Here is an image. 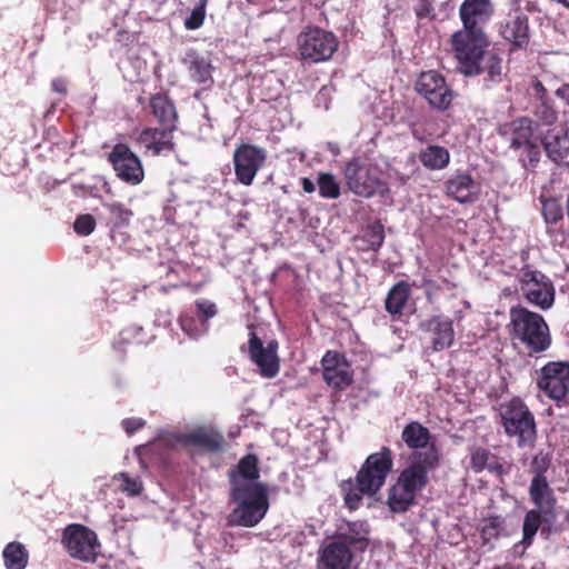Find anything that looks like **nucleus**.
Segmentation results:
<instances>
[{
    "mask_svg": "<svg viewBox=\"0 0 569 569\" xmlns=\"http://www.w3.org/2000/svg\"><path fill=\"white\" fill-rule=\"evenodd\" d=\"M492 0H463L458 10L461 28L449 40L459 71L466 77L480 74L489 39L486 27L495 16Z\"/></svg>",
    "mask_w": 569,
    "mask_h": 569,
    "instance_id": "f257e3e1",
    "label": "nucleus"
},
{
    "mask_svg": "<svg viewBox=\"0 0 569 569\" xmlns=\"http://www.w3.org/2000/svg\"><path fill=\"white\" fill-rule=\"evenodd\" d=\"M441 452L436 448L410 453L408 465L398 476L388 492V506L393 512L402 513L416 502L418 492L429 483V473L436 470Z\"/></svg>",
    "mask_w": 569,
    "mask_h": 569,
    "instance_id": "f03ea898",
    "label": "nucleus"
},
{
    "mask_svg": "<svg viewBox=\"0 0 569 569\" xmlns=\"http://www.w3.org/2000/svg\"><path fill=\"white\" fill-rule=\"evenodd\" d=\"M392 467L393 453L389 447H382L380 451L369 455L356 477L340 483L345 506L353 511L360 507L365 496H376L385 486Z\"/></svg>",
    "mask_w": 569,
    "mask_h": 569,
    "instance_id": "7ed1b4c3",
    "label": "nucleus"
},
{
    "mask_svg": "<svg viewBox=\"0 0 569 569\" xmlns=\"http://www.w3.org/2000/svg\"><path fill=\"white\" fill-rule=\"evenodd\" d=\"M509 336L516 348L528 356L545 352L551 346L552 338L545 318L522 306H513L509 311Z\"/></svg>",
    "mask_w": 569,
    "mask_h": 569,
    "instance_id": "20e7f679",
    "label": "nucleus"
},
{
    "mask_svg": "<svg viewBox=\"0 0 569 569\" xmlns=\"http://www.w3.org/2000/svg\"><path fill=\"white\" fill-rule=\"evenodd\" d=\"M151 113L159 128H144L138 141L152 153L160 156L174 152L173 132L177 130L178 112L174 103L164 93H156L149 100Z\"/></svg>",
    "mask_w": 569,
    "mask_h": 569,
    "instance_id": "39448f33",
    "label": "nucleus"
},
{
    "mask_svg": "<svg viewBox=\"0 0 569 569\" xmlns=\"http://www.w3.org/2000/svg\"><path fill=\"white\" fill-rule=\"evenodd\" d=\"M230 497L237 503L229 516V522L234 526L254 527L264 518L269 509L266 485L239 481L233 473Z\"/></svg>",
    "mask_w": 569,
    "mask_h": 569,
    "instance_id": "423d86ee",
    "label": "nucleus"
},
{
    "mask_svg": "<svg viewBox=\"0 0 569 569\" xmlns=\"http://www.w3.org/2000/svg\"><path fill=\"white\" fill-rule=\"evenodd\" d=\"M499 425L505 435L519 449H533L538 440L536 417L519 397L501 402L498 408Z\"/></svg>",
    "mask_w": 569,
    "mask_h": 569,
    "instance_id": "0eeeda50",
    "label": "nucleus"
},
{
    "mask_svg": "<svg viewBox=\"0 0 569 569\" xmlns=\"http://www.w3.org/2000/svg\"><path fill=\"white\" fill-rule=\"evenodd\" d=\"M536 130V122L528 117H519L505 126L510 148L520 151L519 161L526 170H535L540 162V139Z\"/></svg>",
    "mask_w": 569,
    "mask_h": 569,
    "instance_id": "6e6552de",
    "label": "nucleus"
},
{
    "mask_svg": "<svg viewBox=\"0 0 569 569\" xmlns=\"http://www.w3.org/2000/svg\"><path fill=\"white\" fill-rule=\"evenodd\" d=\"M297 44L302 60L318 63L331 59L338 49L339 41L330 31L309 27L298 36Z\"/></svg>",
    "mask_w": 569,
    "mask_h": 569,
    "instance_id": "1a4fd4ad",
    "label": "nucleus"
},
{
    "mask_svg": "<svg viewBox=\"0 0 569 569\" xmlns=\"http://www.w3.org/2000/svg\"><path fill=\"white\" fill-rule=\"evenodd\" d=\"M519 287L527 301L542 310L552 307L555 287L552 281L541 271L523 266L518 273Z\"/></svg>",
    "mask_w": 569,
    "mask_h": 569,
    "instance_id": "9d476101",
    "label": "nucleus"
},
{
    "mask_svg": "<svg viewBox=\"0 0 569 569\" xmlns=\"http://www.w3.org/2000/svg\"><path fill=\"white\" fill-rule=\"evenodd\" d=\"M267 150L252 143L239 144L232 156L234 176L239 183L251 186L257 173L263 168Z\"/></svg>",
    "mask_w": 569,
    "mask_h": 569,
    "instance_id": "9b49d317",
    "label": "nucleus"
},
{
    "mask_svg": "<svg viewBox=\"0 0 569 569\" xmlns=\"http://www.w3.org/2000/svg\"><path fill=\"white\" fill-rule=\"evenodd\" d=\"M61 542L70 557L82 560L93 561L99 547L96 532L88 527L79 523L68 525L62 532Z\"/></svg>",
    "mask_w": 569,
    "mask_h": 569,
    "instance_id": "f8f14e48",
    "label": "nucleus"
},
{
    "mask_svg": "<svg viewBox=\"0 0 569 569\" xmlns=\"http://www.w3.org/2000/svg\"><path fill=\"white\" fill-rule=\"evenodd\" d=\"M416 91L423 97L429 106L439 111L450 108L453 91L447 84L445 77L435 70L423 71L415 83Z\"/></svg>",
    "mask_w": 569,
    "mask_h": 569,
    "instance_id": "ddd939ff",
    "label": "nucleus"
},
{
    "mask_svg": "<svg viewBox=\"0 0 569 569\" xmlns=\"http://www.w3.org/2000/svg\"><path fill=\"white\" fill-rule=\"evenodd\" d=\"M343 174L349 190L359 197L370 198L382 186L376 168L359 158L347 162Z\"/></svg>",
    "mask_w": 569,
    "mask_h": 569,
    "instance_id": "4468645a",
    "label": "nucleus"
},
{
    "mask_svg": "<svg viewBox=\"0 0 569 569\" xmlns=\"http://www.w3.org/2000/svg\"><path fill=\"white\" fill-rule=\"evenodd\" d=\"M116 176L123 182L137 186L142 182L144 171L139 157L126 143H117L108 154Z\"/></svg>",
    "mask_w": 569,
    "mask_h": 569,
    "instance_id": "2eb2a0df",
    "label": "nucleus"
},
{
    "mask_svg": "<svg viewBox=\"0 0 569 569\" xmlns=\"http://www.w3.org/2000/svg\"><path fill=\"white\" fill-rule=\"evenodd\" d=\"M538 388L550 399L560 401L569 392V362L550 361L541 369Z\"/></svg>",
    "mask_w": 569,
    "mask_h": 569,
    "instance_id": "dca6fc26",
    "label": "nucleus"
},
{
    "mask_svg": "<svg viewBox=\"0 0 569 569\" xmlns=\"http://www.w3.org/2000/svg\"><path fill=\"white\" fill-rule=\"evenodd\" d=\"M321 367L323 381L335 391H345L353 383V370L343 353L328 350Z\"/></svg>",
    "mask_w": 569,
    "mask_h": 569,
    "instance_id": "f3484780",
    "label": "nucleus"
},
{
    "mask_svg": "<svg viewBox=\"0 0 569 569\" xmlns=\"http://www.w3.org/2000/svg\"><path fill=\"white\" fill-rule=\"evenodd\" d=\"M278 348L279 345L277 340H270L264 347L262 340L253 330L249 332V357L258 367L262 377L273 378L278 375L280 369Z\"/></svg>",
    "mask_w": 569,
    "mask_h": 569,
    "instance_id": "a211bd4d",
    "label": "nucleus"
},
{
    "mask_svg": "<svg viewBox=\"0 0 569 569\" xmlns=\"http://www.w3.org/2000/svg\"><path fill=\"white\" fill-rule=\"evenodd\" d=\"M499 33L512 49H526L530 41L528 16L520 9L509 12L499 24Z\"/></svg>",
    "mask_w": 569,
    "mask_h": 569,
    "instance_id": "6ab92c4d",
    "label": "nucleus"
},
{
    "mask_svg": "<svg viewBox=\"0 0 569 569\" xmlns=\"http://www.w3.org/2000/svg\"><path fill=\"white\" fill-rule=\"evenodd\" d=\"M420 330L429 335L432 351L448 349L455 340L453 321L449 317L436 315L422 321Z\"/></svg>",
    "mask_w": 569,
    "mask_h": 569,
    "instance_id": "aec40b11",
    "label": "nucleus"
},
{
    "mask_svg": "<svg viewBox=\"0 0 569 569\" xmlns=\"http://www.w3.org/2000/svg\"><path fill=\"white\" fill-rule=\"evenodd\" d=\"M356 553L352 547L335 538L319 549L317 569H350Z\"/></svg>",
    "mask_w": 569,
    "mask_h": 569,
    "instance_id": "412c9836",
    "label": "nucleus"
},
{
    "mask_svg": "<svg viewBox=\"0 0 569 569\" xmlns=\"http://www.w3.org/2000/svg\"><path fill=\"white\" fill-rule=\"evenodd\" d=\"M183 440L184 446H192L204 453H221L228 447V442L222 432L212 426L197 427L186 432Z\"/></svg>",
    "mask_w": 569,
    "mask_h": 569,
    "instance_id": "4be33fe9",
    "label": "nucleus"
},
{
    "mask_svg": "<svg viewBox=\"0 0 569 569\" xmlns=\"http://www.w3.org/2000/svg\"><path fill=\"white\" fill-rule=\"evenodd\" d=\"M446 193L460 203H472L478 200L479 188L468 173H459L445 183Z\"/></svg>",
    "mask_w": 569,
    "mask_h": 569,
    "instance_id": "5701e85b",
    "label": "nucleus"
},
{
    "mask_svg": "<svg viewBox=\"0 0 569 569\" xmlns=\"http://www.w3.org/2000/svg\"><path fill=\"white\" fill-rule=\"evenodd\" d=\"M401 440L411 450V453L429 450L432 447L440 451L435 441H432L430 430L419 421H410L403 427Z\"/></svg>",
    "mask_w": 569,
    "mask_h": 569,
    "instance_id": "b1692460",
    "label": "nucleus"
},
{
    "mask_svg": "<svg viewBox=\"0 0 569 569\" xmlns=\"http://www.w3.org/2000/svg\"><path fill=\"white\" fill-rule=\"evenodd\" d=\"M547 157L555 163H562L569 156V136L561 128H552L541 139Z\"/></svg>",
    "mask_w": 569,
    "mask_h": 569,
    "instance_id": "393cba45",
    "label": "nucleus"
},
{
    "mask_svg": "<svg viewBox=\"0 0 569 569\" xmlns=\"http://www.w3.org/2000/svg\"><path fill=\"white\" fill-rule=\"evenodd\" d=\"M556 517L555 512H547L541 509L527 511L522 525V543L528 547L532 543L533 537L541 528L542 533H549L550 522Z\"/></svg>",
    "mask_w": 569,
    "mask_h": 569,
    "instance_id": "a878e982",
    "label": "nucleus"
},
{
    "mask_svg": "<svg viewBox=\"0 0 569 569\" xmlns=\"http://www.w3.org/2000/svg\"><path fill=\"white\" fill-rule=\"evenodd\" d=\"M336 539L352 547L356 552H363L369 546V527L365 521H349L340 528Z\"/></svg>",
    "mask_w": 569,
    "mask_h": 569,
    "instance_id": "bb28decb",
    "label": "nucleus"
},
{
    "mask_svg": "<svg viewBox=\"0 0 569 569\" xmlns=\"http://www.w3.org/2000/svg\"><path fill=\"white\" fill-rule=\"evenodd\" d=\"M184 433L168 432L159 436L153 441L142 445L136 448V453L139 457L140 462L143 465L147 458H151L157 455H162L164 450L174 449L178 445L184 446Z\"/></svg>",
    "mask_w": 569,
    "mask_h": 569,
    "instance_id": "cd10ccee",
    "label": "nucleus"
},
{
    "mask_svg": "<svg viewBox=\"0 0 569 569\" xmlns=\"http://www.w3.org/2000/svg\"><path fill=\"white\" fill-rule=\"evenodd\" d=\"M529 497L537 509L555 512L556 497L547 478H532L529 486Z\"/></svg>",
    "mask_w": 569,
    "mask_h": 569,
    "instance_id": "c85d7f7f",
    "label": "nucleus"
},
{
    "mask_svg": "<svg viewBox=\"0 0 569 569\" xmlns=\"http://www.w3.org/2000/svg\"><path fill=\"white\" fill-rule=\"evenodd\" d=\"M411 296L410 284L401 280L397 282L391 289L388 291L385 308L386 311L393 318L398 319L402 316L403 309L407 306Z\"/></svg>",
    "mask_w": 569,
    "mask_h": 569,
    "instance_id": "c756f323",
    "label": "nucleus"
},
{
    "mask_svg": "<svg viewBox=\"0 0 569 569\" xmlns=\"http://www.w3.org/2000/svg\"><path fill=\"white\" fill-rule=\"evenodd\" d=\"M419 161L429 170L445 169L450 162L448 149L431 144L419 152Z\"/></svg>",
    "mask_w": 569,
    "mask_h": 569,
    "instance_id": "7c9ffc66",
    "label": "nucleus"
},
{
    "mask_svg": "<svg viewBox=\"0 0 569 569\" xmlns=\"http://www.w3.org/2000/svg\"><path fill=\"white\" fill-rule=\"evenodd\" d=\"M418 287L425 289L426 300L429 303H433L439 292L443 290H453L457 288V284L446 277L433 279L429 270L425 269L421 274V283Z\"/></svg>",
    "mask_w": 569,
    "mask_h": 569,
    "instance_id": "2f4dec72",
    "label": "nucleus"
},
{
    "mask_svg": "<svg viewBox=\"0 0 569 569\" xmlns=\"http://www.w3.org/2000/svg\"><path fill=\"white\" fill-rule=\"evenodd\" d=\"M2 557L7 569H24L29 561L26 547L18 541L9 542L3 549Z\"/></svg>",
    "mask_w": 569,
    "mask_h": 569,
    "instance_id": "473e14b6",
    "label": "nucleus"
},
{
    "mask_svg": "<svg viewBox=\"0 0 569 569\" xmlns=\"http://www.w3.org/2000/svg\"><path fill=\"white\" fill-rule=\"evenodd\" d=\"M236 475L239 481L240 478L248 480V482H257L256 480L259 478V467H258V458L253 453H248L242 457L236 469H231L229 471V480L231 481V475Z\"/></svg>",
    "mask_w": 569,
    "mask_h": 569,
    "instance_id": "72a5a7b5",
    "label": "nucleus"
},
{
    "mask_svg": "<svg viewBox=\"0 0 569 569\" xmlns=\"http://www.w3.org/2000/svg\"><path fill=\"white\" fill-rule=\"evenodd\" d=\"M482 60L480 61V63ZM480 73L485 72L483 86L487 89L492 88L495 84L502 82V59L497 53H490L486 59L485 67L480 66Z\"/></svg>",
    "mask_w": 569,
    "mask_h": 569,
    "instance_id": "f704fd0d",
    "label": "nucleus"
},
{
    "mask_svg": "<svg viewBox=\"0 0 569 569\" xmlns=\"http://www.w3.org/2000/svg\"><path fill=\"white\" fill-rule=\"evenodd\" d=\"M110 214L109 224L112 231L127 228L133 212L121 202L103 203Z\"/></svg>",
    "mask_w": 569,
    "mask_h": 569,
    "instance_id": "c9c22d12",
    "label": "nucleus"
},
{
    "mask_svg": "<svg viewBox=\"0 0 569 569\" xmlns=\"http://www.w3.org/2000/svg\"><path fill=\"white\" fill-rule=\"evenodd\" d=\"M539 200L541 202V214L548 228L563 220V209L559 199L540 196Z\"/></svg>",
    "mask_w": 569,
    "mask_h": 569,
    "instance_id": "e433bc0d",
    "label": "nucleus"
},
{
    "mask_svg": "<svg viewBox=\"0 0 569 569\" xmlns=\"http://www.w3.org/2000/svg\"><path fill=\"white\" fill-rule=\"evenodd\" d=\"M503 525L505 520L500 516H492L482 519V521L479 525V531L482 543L487 545L493 540H497L505 529Z\"/></svg>",
    "mask_w": 569,
    "mask_h": 569,
    "instance_id": "4c0bfd02",
    "label": "nucleus"
},
{
    "mask_svg": "<svg viewBox=\"0 0 569 569\" xmlns=\"http://www.w3.org/2000/svg\"><path fill=\"white\" fill-rule=\"evenodd\" d=\"M319 196L325 199H338L341 187L337 178L330 172H320L317 178Z\"/></svg>",
    "mask_w": 569,
    "mask_h": 569,
    "instance_id": "58836bf2",
    "label": "nucleus"
},
{
    "mask_svg": "<svg viewBox=\"0 0 569 569\" xmlns=\"http://www.w3.org/2000/svg\"><path fill=\"white\" fill-rule=\"evenodd\" d=\"M362 240L367 243L366 250L378 251L385 242V228L380 221L367 226Z\"/></svg>",
    "mask_w": 569,
    "mask_h": 569,
    "instance_id": "ea45409f",
    "label": "nucleus"
},
{
    "mask_svg": "<svg viewBox=\"0 0 569 569\" xmlns=\"http://www.w3.org/2000/svg\"><path fill=\"white\" fill-rule=\"evenodd\" d=\"M189 72L191 79L199 84H211V66L203 58H196L190 62Z\"/></svg>",
    "mask_w": 569,
    "mask_h": 569,
    "instance_id": "a19ab883",
    "label": "nucleus"
},
{
    "mask_svg": "<svg viewBox=\"0 0 569 569\" xmlns=\"http://www.w3.org/2000/svg\"><path fill=\"white\" fill-rule=\"evenodd\" d=\"M470 469L476 472H482L487 469L488 465L493 458V453L490 452L487 448L483 447H472L470 448Z\"/></svg>",
    "mask_w": 569,
    "mask_h": 569,
    "instance_id": "79ce46f5",
    "label": "nucleus"
},
{
    "mask_svg": "<svg viewBox=\"0 0 569 569\" xmlns=\"http://www.w3.org/2000/svg\"><path fill=\"white\" fill-rule=\"evenodd\" d=\"M113 480L121 482L120 490L128 496H139L143 489L140 479L130 477L127 472L114 475Z\"/></svg>",
    "mask_w": 569,
    "mask_h": 569,
    "instance_id": "37998d69",
    "label": "nucleus"
},
{
    "mask_svg": "<svg viewBox=\"0 0 569 569\" xmlns=\"http://www.w3.org/2000/svg\"><path fill=\"white\" fill-rule=\"evenodd\" d=\"M533 114L543 126H550L557 120V112L551 104V100L538 101Z\"/></svg>",
    "mask_w": 569,
    "mask_h": 569,
    "instance_id": "c03bdc74",
    "label": "nucleus"
},
{
    "mask_svg": "<svg viewBox=\"0 0 569 569\" xmlns=\"http://www.w3.org/2000/svg\"><path fill=\"white\" fill-rule=\"evenodd\" d=\"M551 465V458L548 453L539 451L536 453L530 462L529 472L533 475L532 478H547L545 473Z\"/></svg>",
    "mask_w": 569,
    "mask_h": 569,
    "instance_id": "a18cd8bd",
    "label": "nucleus"
},
{
    "mask_svg": "<svg viewBox=\"0 0 569 569\" xmlns=\"http://www.w3.org/2000/svg\"><path fill=\"white\" fill-rule=\"evenodd\" d=\"M207 0H200L199 3L192 9L190 16L184 20V28L187 30L199 29L206 18Z\"/></svg>",
    "mask_w": 569,
    "mask_h": 569,
    "instance_id": "49530a36",
    "label": "nucleus"
},
{
    "mask_svg": "<svg viewBox=\"0 0 569 569\" xmlns=\"http://www.w3.org/2000/svg\"><path fill=\"white\" fill-rule=\"evenodd\" d=\"M96 228V219L90 213L80 214L76 218L73 229L77 234L86 237L91 234Z\"/></svg>",
    "mask_w": 569,
    "mask_h": 569,
    "instance_id": "de8ad7c7",
    "label": "nucleus"
},
{
    "mask_svg": "<svg viewBox=\"0 0 569 569\" xmlns=\"http://www.w3.org/2000/svg\"><path fill=\"white\" fill-rule=\"evenodd\" d=\"M413 11L418 19L433 18V4L432 0H417L413 7Z\"/></svg>",
    "mask_w": 569,
    "mask_h": 569,
    "instance_id": "09e8293b",
    "label": "nucleus"
},
{
    "mask_svg": "<svg viewBox=\"0 0 569 569\" xmlns=\"http://www.w3.org/2000/svg\"><path fill=\"white\" fill-rule=\"evenodd\" d=\"M196 307L203 320H208L217 315V307L211 301L198 300L196 301Z\"/></svg>",
    "mask_w": 569,
    "mask_h": 569,
    "instance_id": "8fccbe9b",
    "label": "nucleus"
},
{
    "mask_svg": "<svg viewBox=\"0 0 569 569\" xmlns=\"http://www.w3.org/2000/svg\"><path fill=\"white\" fill-rule=\"evenodd\" d=\"M144 425L146 421L141 418H126L121 421L122 428L129 436H132L136 431L143 428Z\"/></svg>",
    "mask_w": 569,
    "mask_h": 569,
    "instance_id": "3c124183",
    "label": "nucleus"
},
{
    "mask_svg": "<svg viewBox=\"0 0 569 569\" xmlns=\"http://www.w3.org/2000/svg\"><path fill=\"white\" fill-rule=\"evenodd\" d=\"M532 89L538 101L550 100L547 94V89L543 87L542 82L536 81L532 86Z\"/></svg>",
    "mask_w": 569,
    "mask_h": 569,
    "instance_id": "603ef678",
    "label": "nucleus"
},
{
    "mask_svg": "<svg viewBox=\"0 0 569 569\" xmlns=\"http://www.w3.org/2000/svg\"><path fill=\"white\" fill-rule=\"evenodd\" d=\"M487 470L491 473L502 475L505 472L502 463H500L498 457L495 455L492 460L487 467Z\"/></svg>",
    "mask_w": 569,
    "mask_h": 569,
    "instance_id": "864d4df0",
    "label": "nucleus"
},
{
    "mask_svg": "<svg viewBox=\"0 0 569 569\" xmlns=\"http://www.w3.org/2000/svg\"><path fill=\"white\" fill-rule=\"evenodd\" d=\"M51 88L53 91L64 94L67 93V83L62 78H56L51 81Z\"/></svg>",
    "mask_w": 569,
    "mask_h": 569,
    "instance_id": "5fc2aeb1",
    "label": "nucleus"
},
{
    "mask_svg": "<svg viewBox=\"0 0 569 569\" xmlns=\"http://www.w3.org/2000/svg\"><path fill=\"white\" fill-rule=\"evenodd\" d=\"M556 94L569 106V84H562L556 90Z\"/></svg>",
    "mask_w": 569,
    "mask_h": 569,
    "instance_id": "6e6d98bb",
    "label": "nucleus"
},
{
    "mask_svg": "<svg viewBox=\"0 0 569 569\" xmlns=\"http://www.w3.org/2000/svg\"><path fill=\"white\" fill-rule=\"evenodd\" d=\"M300 182L305 192L312 193L316 190V184L311 179L303 177Z\"/></svg>",
    "mask_w": 569,
    "mask_h": 569,
    "instance_id": "4d7b16f0",
    "label": "nucleus"
},
{
    "mask_svg": "<svg viewBox=\"0 0 569 569\" xmlns=\"http://www.w3.org/2000/svg\"><path fill=\"white\" fill-rule=\"evenodd\" d=\"M565 522L569 529V509L566 511V515H565Z\"/></svg>",
    "mask_w": 569,
    "mask_h": 569,
    "instance_id": "13d9d810",
    "label": "nucleus"
}]
</instances>
